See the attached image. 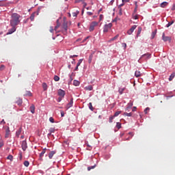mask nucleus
Returning a JSON list of instances; mask_svg holds the SVG:
<instances>
[{
    "mask_svg": "<svg viewBox=\"0 0 175 175\" xmlns=\"http://www.w3.org/2000/svg\"><path fill=\"white\" fill-rule=\"evenodd\" d=\"M169 5V3L164 1L160 4L161 8H166Z\"/></svg>",
    "mask_w": 175,
    "mask_h": 175,
    "instance_id": "obj_16",
    "label": "nucleus"
},
{
    "mask_svg": "<svg viewBox=\"0 0 175 175\" xmlns=\"http://www.w3.org/2000/svg\"><path fill=\"white\" fill-rule=\"evenodd\" d=\"M135 77H140L142 76V72L139 70H136L135 72Z\"/></svg>",
    "mask_w": 175,
    "mask_h": 175,
    "instance_id": "obj_19",
    "label": "nucleus"
},
{
    "mask_svg": "<svg viewBox=\"0 0 175 175\" xmlns=\"http://www.w3.org/2000/svg\"><path fill=\"white\" fill-rule=\"evenodd\" d=\"M58 28H59V24H57L55 27L54 30L57 32V29H58Z\"/></svg>",
    "mask_w": 175,
    "mask_h": 175,
    "instance_id": "obj_45",
    "label": "nucleus"
},
{
    "mask_svg": "<svg viewBox=\"0 0 175 175\" xmlns=\"http://www.w3.org/2000/svg\"><path fill=\"white\" fill-rule=\"evenodd\" d=\"M148 111H150V107H146L145 109H144V113L145 114H147L148 113Z\"/></svg>",
    "mask_w": 175,
    "mask_h": 175,
    "instance_id": "obj_40",
    "label": "nucleus"
},
{
    "mask_svg": "<svg viewBox=\"0 0 175 175\" xmlns=\"http://www.w3.org/2000/svg\"><path fill=\"white\" fill-rule=\"evenodd\" d=\"M120 114H121V111H116V112L114 113L113 116H114V117H118V116H120Z\"/></svg>",
    "mask_w": 175,
    "mask_h": 175,
    "instance_id": "obj_31",
    "label": "nucleus"
},
{
    "mask_svg": "<svg viewBox=\"0 0 175 175\" xmlns=\"http://www.w3.org/2000/svg\"><path fill=\"white\" fill-rule=\"evenodd\" d=\"M155 35H157V30H155L154 31H152L151 35V39H154V38H155Z\"/></svg>",
    "mask_w": 175,
    "mask_h": 175,
    "instance_id": "obj_28",
    "label": "nucleus"
},
{
    "mask_svg": "<svg viewBox=\"0 0 175 175\" xmlns=\"http://www.w3.org/2000/svg\"><path fill=\"white\" fill-rule=\"evenodd\" d=\"M116 127L118 128V129H120V128H121V123L120 122H117L116 123Z\"/></svg>",
    "mask_w": 175,
    "mask_h": 175,
    "instance_id": "obj_39",
    "label": "nucleus"
},
{
    "mask_svg": "<svg viewBox=\"0 0 175 175\" xmlns=\"http://www.w3.org/2000/svg\"><path fill=\"white\" fill-rule=\"evenodd\" d=\"M129 135H130V136H131V137H133V133L130 132V133H129Z\"/></svg>",
    "mask_w": 175,
    "mask_h": 175,
    "instance_id": "obj_60",
    "label": "nucleus"
},
{
    "mask_svg": "<svg viewBox=\"0 0 175 175\" xmlns=\"http://www.w3.org/2000/svg\"><path fill=\"white\" fill-rule=\"evenodd\" d=\"M20 18L21 16L17 13H13L11 15V19L10 21V25L11 27H17L20 24Z\"/></svg>",
    "mask_w": 175,
    "mask_h": 175,
    "instance_id": "obj_1",
    "label": "nucleus"
},
{
    "mask_svg": "<svg viewBox=\"0 0 175 175\" xmlns=\"http://www.w3.org/2000/svg\"><path fill=\"white\" fill-rule=\"evenodd\" d=\"M49 131L51 133H54L55 132V128L54 127H51L49 129Z\"/></svg>",
    "mask_w": 175,
    "mask_h": 175,
    "instance_id": "obj_27",
    "label": "nucleus"
},
{
    "mask_svg": "<svg viewBox=\"0 0 175 175\" xmlns=\"http://www.w3.org/2000/svg\"><path fill=\"white\" fill-rule=\"evenodd\" d=\"M30 111H31V113H32V114L35 113V105H32L30 107Z\"/></svg>",
    "mask_w": 175,
    "mask_h": 175,
    "instance_id": "obj_21",
    "label": "nucleus"
},
{
    "mask_svg": "<svg viewBox=\"0 0 175 175\" xmlns=\"http://www.w3.org/2000/svg\"><path fill=\"white\" fill-rule=\"evenodd\" d=\"M111 27H113V24L111 23L105 25L103 27L104 33L109 32V30L111 29Z\"/></svg>",
    "mask_w": 175,
    "mask_h": 175,
    "instance_id": "obj_2",
    "label": "nucleus"
},
{
    "mask_svg": "<svg viewBox=\"0 0 175 175\" xmlns=\"http://www.w3.org/2000/svg\"><path fill=\"white\" fill-rule=\"evenodd\" d=\"M89 109L92 111H94V107H92V103H89Z\"/></svg>",
    "mask_w": 175,
    "mask_h": 175,
    "instance_id": "obj_33",
    "label": "nucleus"
},
{
    "mask_svg": "<svg viewBox=\"0 0 175 175\" xmlns=\"http://www.w3.org/2000/svg\"><path fill=\"white\" fill-rule=\"evenodd\" d=\"M124 91H125V88H120L118 92L120 93V95H122Z\"/></svg>",
    "mask_w": 175,
    "mask_h": 175,
    "instance_id": "obj_24",
    "label": "nucleus"
},
{
    "mask_svg": "<svg viewBox=\"0 0 175 175\" xmlns=\"http://www.w3.org/2000/svg\"><path fill=\"white\" fill-rule=\"evenodd\" d=\"M73 17H77V14L76 12L72 13Z\"/></svg>",
    "mask_w": 175,
    "mask_h": 175,
    "instance_id": "obj_54",
    "label": "nucleus"
},
{
    "mask_svg": "<svg viewBox=\"0 0 175 175\" xmlns=\"http://www.w3.org/2000/svg\"><path fill=\"white\" fill-rule=\"evenodd\" d=\"M130 109H131V108L127 105V107L125 109V111H128Z\"/></svg>",
    "mask_w": 175,
    "mask_h": 175,
    "instance_id": "obj_53",
    "label": "nucleus"
},
{
    "mask_svg": "<svg viewBox=\"0 0 175 175\" xmlns=\"http://www.w3.org/2000/svg\"><path fill=\"white\" fill-rule=\"evenodd\" d=\"M12 27L8 30L7 35H12L13 32H16V26H12Z\"/></svg>",
    "mask_w": 175,
    "mask_h": 175,
    "instance_id": "obj_9",
    "label": "nucleus"
},
{
    "mask_svg": "<svg viewBox=\"0 0 175 175\" xmlns=\"http://www.w3.org/2000/svg\"><path fill=\"white\" fill-rule=\"evenodd\" d=\"M96 167V165H94L93 166H90L88 167V170L90 172V170H91L92 169H95V167Z\"/></svg>",
    "mask_w": 175,
    "mask_h": 175,
    "instance_id": "obj_37",
    "label": "nucleus"
},
{
    "mask_svg": "<svg viewBox=\"0 0 175 175\" xmlns=\"http://www.w3.org/2000/svg\"><path fill=\"white\" fill-rule=\"evenodd\" d=\"M174 73H172L170 76V78H169V81H172V80H173V79H174Z\"/></svg>",
    "mask_w": 175,
    "mask_h": 175,
    "instance_id": "obj_32",
    "label": "nucleus"
},
{
    "mask_svg": "<svg viewBox=\"0 0 175 175\" xmlns=\"http://www.w3.org/2000/svg\"><path fill=\"white\" fill-rule=\"evenodd\" d=\"M23 165H24L26 167H28L29 166V161H24Z\"/></svg>",
    "mask_w": 175,
    "mask_h": 175,
    "instance_id": "obj_30",
    "label": "nucleus"
},
{
    "mask_svg": "<svg viewBox=\"0 0 175 175\" xmlns=\"http://www.w3.org/2000/svg\"><path fill=\"white\" fill-rule=\"evenodd\" d=\"M62 28H63V29H64V32L68 31V23H66V22H64Z\"/></svg>",
    "mask_w": 175,
    "mask_h": 175,
    "instance_id": "obj_14",
    "label": "nucleus"
},
{
    "mask_svg": "<svg viewBox=\"0 0 175 175\" xmlns=\"http://www.w3.org/2000/svg\"><path fill=\"white\" fill-rule=\"evenodd\" d=\"M118 9H119L118 14L119 16H121L122 14V8H118Z\"/></svg>",
    "mask_w": 175,
    "mask_h": 175,
    "instance_id": "obj_43",
    "label": "nucleus"
},
{
    "mask_svg": "<svg viewBox=\"0 0 175 175\" xmlns=\"http://www.w3.org/2000/svg\"><path fill=\"white\" fill-rule=\"evenodd\" d=\"M83 1H85V0H76V2H83Z\"/></svg>",
    "mask_w": 175,
    "mask_h": 175,
    "instance_id": "obj_64",
    "label": "nucleus"
},
{
    "mask_svg": "<svg viewBox=\"0 0 175 175\" xmlns=\"http://www.w3.org/2000/svg\"><path fill=\"white\" fill-rule=\"evenodd\" d=\"M61 116L62 117H64L65 113H64V111H61Z\"/></svg>",
    "mask_w": 175,
    "mask_h": 175,
    "instance_id": "obj_56",
    "label": "nucleus"
},
{
    "mask_svg": "<svg viewBox=\"0 0 175 175\" xmlns=\"http://www.w3.org/2000/svg\"><path fill=\"white\" fill-rule=\"evenodd\" d=\"M53 79H54L55 81H59V77H58L57 75H55Z\"/></svg>",
    "mask_w": 175,
    "mask_h": 175,
    "instance_id": "obj_36",
    "label": "nucleus"
},
{
    "mask_svg": "<svg viewBox=\"0 0 175 175\" xmlns=\"http://www.w3.org/2000/svg\"><path fill=\"white\" fill-rule=\"evenodd\" d=\"M57 94L59 96H61L62 98H64L65 96V91L62 89H59L57 92Z\"/></svg>",
    "mask_w": 175,
    "mask_h": 175,
    "instance_id": "obj_8",
    "label": "nucleus"
},
{
    "mask_svg": "<svg viewBox=\"0 0 175 175\" xmlns=\"http://www.w3.org/2000/svg\"><path fill=\"white\" fill-rule=\"evenodd\" d=\"M173 24V22H169L167 25V27L169 28V27H170V25H172Z\"/></svg>",
    "mask_w": 175,
    "mask_h": 175,
    "instance_id": "obj_49",
    "label": "nucleus"
},
{
    "mask_svg": "<svg viewBox=\"0 0 175 175\" xmlns=\"http://www.w3.org/2000/svg\"><path fill=\"white\" fill-rule=\"evenodd\" d=\"M98 22L94 21L90 24V27L89 28V30L90 32H92V31H94V29H95V27H96L98 25Z\"/></svg>",
    "mask_w": 175,
    "mask_h": 175,
    "instance_id": "obj_3",
    "label": "nucleus"
},
{
    "mask_svg": "<svg viewBox=\"0 0 175 175\" xmlns=\"http://www.w3.org/2000/svg\"><path fill=\"white\" fill-rule=\"evenodd\" d=\"M47 149L46 148H44L42 150V152H41V154H40V159H41V161H43V155H44V154H46V150Z\"/></svg>",
    "mask_w": 175,
    "mask_h": 175,
    "instance_id": "obj_13",
    "label": "nucleus"
},
{
    "mask_svg": "<svg viewBox=\"0 0 175 175\" xmlns=\"http://www.w3.org/2000/svg\"><path fill=\"white\" fill-rule=\"evenodd\" d=\"M21 147L23 151H25L27 148H28V146L27 145V141H23L21 144Z\"/></svg>",
    "mask_w": 175,
    "mask_h": 175,
    "instance_id": "obj_7",
    "label": "nucleus"
},
{
    "mask_svg": "<svg viewBox=\"0 0 175 175\" xmlns=\"http://www.w3.org/2000/svg\"><path fill=\"white\" fill-rule=\"evenodd\" d=\"M62 98H64V97L59 96V97L58 98V99H57V102H61V100H62Z\"/></svg>",
    "mask_w": 175,
    "mask_h": 175,
    "instance_id": "obj_51",
    "label": "nucleus"
},
{
    "mask_svg": "<svg viewBox=\"0 0 175 175\" xmlns=\"http://www.w3.org/2000/svg\"><path fill=\"white\" fill-rule=\"evenodd\" d=\"M144 57H145V58H150V57H151V54L145 53L141 56V58H144Z\"/></svg>",
    "mask_w": 175,
    "mask_h": 175,
    "instance_id": "obj_18",
    "label": "nucleus"
},
{
    "mask_svg": "<svg viewBox=\"0 0 175 175\" xmlns=\"http://www.w3.org/2000/svg\"><path fill=\"white\" fill-rule=\"evenodd\" d=\"M142 33V27H138V31L137 33V36H139V35Z\"/></svg>",
    "mask_w": 175,
    "mask_h": 175,
    "instance_id": "obj_35",
    "label": "nucleus"
},
{
    "mask_svg": "<svg viewBox=\"0 0 175 175\" xmlns=\"http://www.w3.org/2000/svg\"><path fill=\"white\" fill-rule=\"evenodd\" d=\"M23 95L24 96H32V93H31L29 91H25L23 92Z\"/></svg>",
    "mask_w": 175,
    "mask_h": 175,
    "instance_id": "obj_15",
    "label": "nucleus"
},
{
    "mask_svg": "<svg viewBox=\"0 0 175 175\" xmlns=\"http://www.w3.org/2000/svg\"><path fill=\"white\" fill-rule=\"evenodd\" d=\"M85 91H92V85H88L85 88Z\"/></svg>",
    "mask_w": 175,
    "mask_h": 175,
    "instance_id": "obj_22",
    "label": "nucleus"
},
{
    "mask_svg": "<svg viewBox=\"0 0 175 175\" xmlns=\"http://www.w3.org/2000/svg\"><path fill=\"white\" fill-rule=\"evenodd\" d=\"M124 6V3H122L120 5H118V9H121V7Z\"/></svg>",
    "mask_w": 175,
    "mask_h": 175,
    "instance_id": "obj_58",
    "label": "nucleus"
},
{
    "mask_svg": "<svg viewBox=\"0 0 175 175\" xmlns=\"http://www.w3.org/2000/svg\"><path fill=\"white\" fill-rule=\"evenodd\" d=\"M87 14H88V16H92L93 13L91 12H88Z\"/></svg>",
    "mask_w": 175,
    "mask_h": 175,
    "instance_id": "obj_55",
    "label": "nucleus"
},
{
    "mask_svg": "<svg viewBox=\"0 0 175 175\" xmlns=\"http://www.w3.org/2000/svg\"><path fill=\"white\" fill-rule=\"evenodd\" d=\"M115 118L114 116L109 117V122H113V120H114Z\"/></svg>",
    "mask_w": 175,
    "mask_h": 175,
    "instance_id": "obj_42",
    "label": "nucleus"
},
{
    "mask_svg": "<svg viewBox=\"0 0 175 175\" xmlns=\"http://www.w3.org/2000/svg\"><path fill=\"white\" fill-rule=\"evenodd\" d=\"M1 147H3V142H0V148H1Z\"/></svg>",
    "mask_w": 175,
    "mask_h": 175,
    "instance_id": "obj_59",
    "label": "nucleus"
},
{
    "mask_svg": "<svg viewBox=\"0 0 175 175\" xmlns=\"http://www.w3.org/2000/svg\"><path fill=\"white\" fill-rule=\"evenodd\" d=\"M72 106H73V98H72L70 102L67 104L66 109L68 110V109H70Z\"/></svg>",
    "mask_w": 175,
    "mask_h": 175,
    "instance_id": "obj_10",
    "label": "nucleus"
},
{
    "mask_svg": "<svg viewBox=\"0 0 175 175\" xmlns=\"http://www.w3.org/2000/svg\"><path fill=\"white\" fill-rule=\"evenodd\" d=\"M102 20H103V14H100L99 16V21H102Z\"/></svg>",
    "mask_w": 175,
    "mask_h": 175,
    "instance_id": "obj_46",
    "label": "nucleus"
},
{
    "mask_svg": "<svg viewBox=\"0 0 175 175\" xmlns=\"http://www.w3.org/2000/svg\"><path fill=\"white\" fill-rule=\"evenodd\" d=\"M135 8H137V1H135Z\"/></svg>",
    "mask_w": 175,
    "mask_h": 175,
    "instance_id": "obj_62",
    "label": "nucleus"
},
{
    "mask_svg": "<svg viewBox=\"0 0 175 175\" xmlns=\"http://www.w3.org/2000/svg\"><path fill=\"white\" fill-rule=\"evenodd\" d=\"M3 69H5V66L1 65V66L0 67V70H3Z\"/></svg>",
    "mask_w": 175,
    "mask_h": 175,
    "instance_id": "obj_52",
    "label": "nucleus"
},
{
    "mask_svg": "<svg viewBox=\"0 0 175 175\" xmlns=\"http://www.w3.org/2000/svg\"><path fill=\"white\" fill-rule=\"evenodd\" d=\"M120 36V35H116L115 37H113V38L111 39V41H113L116 40L117 39H118V37Z\"/></svg>",
    "mask_w": 175,
    "mask_h": 175,
    "instance_id": "obj_38",
    "label": "nucleus"
},
{
    "mask_svg": "<svg viewBox=\"0 0 175 175\" xmlns=\"http://www.w3.org/2000/svg\"><path fill=\"white\" fill-rule=\"evenodd\" d=\"M127 106L130 107L132 109V106H133V103H129Z\"/></svg>",
    "mask_w": 175,
    "mask_h": 175,
    "instance_id": "obj_47",
    "label": "nucleus"
},
{
    "mask_svg": "<svg viewBox=\"0 0 175 175\" xmlns=\"http://www.w3.org/2000/svg\"><path fill=\"white\" fill-rule=\"evenodd\" d=\"M81 62H83V59H80L77 63V66H80L81 65Z\"/></svg>",
    "mask_w": 175,
    "mask_h": 175,
    "instance_id": "obj_41",
    "label": "nucleus"
},
{
    "mask_svg": "<svg viewBox=\"0 0 175 175\" xmlns=\"http://www.w3.org/2000/svg\"><path fill=\"white\" fill-rule=\"evenodd\" d=\"M7 159H9L10 161H13V155L9 154L7 157Z\"/></svg>",
    "mask_w": 175,
    "mask_h": 175,
    "instance_id": "obj_34",
    "label": "nucleus"
},
{
    "mask_svg": "<svg viewBox=\"0 0 175 175\" xmlns=\"http://www.w3.org/2000/svg\"><path fill=\"white\" fill-rule=\"evenodd\" d=\"M42 88L44 91H47V84L46 83H42Z\"/></svg>",
    "mask_w": 175,
    "mask_h": 175,
    "instance_id": "obj_26",
    "label": "nucleus"
},
{
    "mask_svg": "<svg viewBox=\"0 0 175 175\" xmlns=\"http://www.w3.org/2000/svg\"><path fill=\"white\" fill-rule=\"evenodd\" d=\"M55 154H57V151H55V150L51 151L49 154V159H53V157H54V155H55Z\"/></svg>",
    "mask_w": 175,
    "mask_h": 175,
    "instance_id": "obj_11",
    "label": "nucleus"
},
{
    "mask_svg": "<svg viewBox=\"0 0 175 175\" xmlns=\"http://www.w3.org/2000/svg\"><path fill=\"white\" fill-rule=\"evenodd\" d=\"M21 131L22 129L21 127H20L18 130L16 132V135L17 136V137H20V135H21Z\"/></svg>",
    "mask_w": 175,
    "mask_h": 175,
    "instance_id": "obj_17",
    "label": "nucleus"
},
{
    "mask_svg": "<svg viewBox=\"0 0 175 175\" xmlns=\"http://www.w3.org/2000/svg\"><path fill=\"white\" fill-rule=\"evenodd\" d=\"M75 57H77V55H70V58H75Z\"/></svg>",
    "mask_w": 175,
    "mask_h": 175,
    "instance_id": "obj_57",
    "label": "nucleus"
},
{
    "mask_svg": "<svg viewBox=\"0 0 175 175\" xmlns=\"http://www.w3.org/2000/svg\"><path fill=\"white\" fill-rule=\"evenodd\" d=\"M16 103H17V105H18V106L23 105V100L19 98V99L16 101Z\"/></svg>",
    "mask_w": 175,
    "mask_h": 175,
    "instance_id": "obj_29",
    "label": "nucleus"
},
{
    "mask_svg": "<svg viewBox=\"0 0 175 175\" xmlns=\"http://www.w3.org/2000/svg\"><path fill=\"white\" fill-rule=\"evenodd\" d=\"M49 31H50V32H51V33H53L55 30H54V29H53V27H51Z\"/></svg>",
    "mask_w": 175,
    "mask_h": 175,
    "instance_id": "obj_50",
    "label": "nucleus"
},
{
    "mask_svg": "<svg viewBox=\"0 0 175 175\" xmlns=\"http://www.w3.org/2000/svg\"><path fill=\"white\" fill-rule=\"evenodd\" d=\"M38 14H39V13L38 12H33L31 16H30V20L31 21H33V20H35V16H38Z\"/></svg>",
    "mask_w": 175,
    "mask_h": 175,
    "instance_id": "obj_12",
    "label": "nucleus"
},
{
    "mask_svg": "<svg viewBox=\"0 0 175 175\" xmlns=\"http://www.w3.org/2000/svg\"><path fill=\"white\" fill-rule=\"evenodd\" d=\"M123 116H125L126 117H132V116H133V113L132 112H130V113L124 112L123 113Z\"/></svg>",
    "mask_w": 175,
    "mask_h": 175,
    "instance_id": "obj_20",
    "label": "nucleus"
},
{
    "mask_svg": "<svg viewBox=\"0 0 175 175\" xmlns=\"http://www.w3.org/2000/svg\"><path fill=\"white\" fill-rule=\"evenodd\" d=\"M162 40H163V42H170L172 40V38L169 36H165V33H163Z\"/></svg>",
    "mask_w": 175,
    "mask_h": 175,
    "instance_id": "obj_6",
    "label": "nucleus"
},
{
    "mask_svg": "<svg viewBox=\"0 0 175 175\" xmlns=\"http://www.w3.org/2000/svg\"><path fill=\"white\" fill-rule=\"evenodd\" d=\"M73 85H75V87H77V86L80 85V82L77 80H74Z\"/></svg>",
    "mask_w": 175,
    "mask_h": 175,
    "instance_id": "obj_23",
    "label": "nucleus"
},
{
    "mask_svg": "<svg viewBox=\"0 0 175 175\" xmlns=\"http://www.w3.org/2000/svg\"><path fill=\"white\" fill-rule=\"evenodd\" d=\"M135 28H137V25H134L131 27V28L127 31L128 35H132L133 33V31H135Z\"/></svg>",
    "mask_w": 175,
    "mask_h": 175,
    "instance_id": "obj_5",
    "label": "nucleus"
},
{
    "mask_svg": "<svg viewBox=\"0 0 175 175\" xmlns=\"http://www.w3.org/2000/svg\"><path fill=\"white\" fill-rule=\"evenodd\" d=\"M50 122H52V124H54V118L53 117L49 118Z\"/></svg>",
    "mask_w": 175,
    "mask_h": 175,
    "instance_id": "obj_44",
    "label": "nucleus"
},
{
    "mask_svg": "<svg viewBox=\"0 0 175 175\" xmlns=\"http://www.w3.org/2000/svg\"><path fill=\"white\" fill-rule=\"evenodd\" d=\"M133 18H134V20H137V18H139V17H138L137 16H135L133 17Z\"/></svg>",
    "mask_w": 175,
    "mask_h": 175,
    "instance_id": "obj_63",
    "label": "nucleus"
},
{
    "mask_svg": "<svg viewBox=\"0 0 175 175\" xmlns=\"http://www.w3.org/2000/svg\"><path fill=\"white\" fill-rule=\"evenodd\" d=\"M122 1L123 3H124L129 2L130 0H122Z\"/></svg>",
    "mask_w": 175,
    "mask_h": 175,
    "instance_id": "obj_61",
    "label": "nucleus"
},
{
    "mask_svg": "<svg viewBox=\"0 0 175 175\" xmlns=\"http://www.w3.org/2000/svg\"><path fill=\"white\" fill-rule=\"evenodd\" d=\"M94 57V54H91L90 56H89V59H88V62L89 64H91V62H92V58Z\"/></svg>",
    "mask_w": 175,
    "mask_h": 175,
    "instance_id": "obj_25",
    "label": "nucleus"
},
{
    "mask_svg": "<svg viewBox=\"0 0 175 175\" xmlns=\"http://www.w3.org/2000/svg\"><path fill=\"white\" fill-rule=\"evenodd\" d=\"M9 137H10V129L9 126H7L5 129V139H9Z\"/></svg>",
    "mask_w": 175,
    "mask_h": 175,
    "instance_id": "obj_4",
    "label": "nucleus"
},
{
    "mask_svg": "<svg viewBox=\"0 0 175 175\" xmlns=\"http://www.w3.org/2000/svg\"><path fill=\"white\" fill-rule=\"evenodd\" d=\"M72 76H73V74L70 75V83H72V81H73V78L72 77Z\"/></svg>",
    "mask_w": 175,
    "mask_h": 175,
    "instance_id": "obj_48",
    "label": "nucleus"
}]
</instances>
